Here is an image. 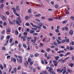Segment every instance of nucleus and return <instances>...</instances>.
I'll return each instance as SVG.
<instances>
[{"label":"nucleus","instance_id":"1","mask_svg":"<svg viewBox=\"0 0 74 74\" xmlns=\"http://www.w3.org/2000/svg\"><path fill=\"white\" fill-rule=\"evenodd\" d=\"M11 9H12V10H13V12L14 14H15V15L17 16H18V18L16 20V23L18 25L20 26L21 24L19 23H22V20L21 19V18L20 16H19V15L16 12V10H15V8H12Z\"/></svg>","mask_w":74,"mask_h":74},{"label":"nucleus","instance_id":"2","mask_svg":"<svg viewBox=\"0 0 74 74\" xmlns=\"http://www.w3.org/2000/svg\"><path fill=\"white\" fill-rule=\"evenodd\" d=\"M17 57L18 58H20V59H21L20 60H18V58L16 59L17 60L18 62H20L21 63H22L23 62L22 60H21L22 59V57L20 56H18Z\"/></svg>","mask_w":74,"mask_h":74},{"label":"nucleus","instance_id":"3","mask_svg":"<svg viewBox=\"0 0 74 74\" xmlns=\"http://www.w3.org/2000/svg\"><path fill=\"white\" fill-rule=\"evenodd\" d=\"M37 40V37L36 36L34 37V40L32 39L31 40V42H33L34 44H35L36 43V41Z\"/></svg>","mask_w":74,"mask_h":74},{"label":"nucleus","instance_id":"4","mask_svg":"<svg viewBox=\"0 0 74 74\" xmlns=\"http://www.w3.org/2000/svg\"><path fill=\"white\" fill-rule=\"evenodd\" d=\"M11 61L12 62V61H13L14 62H16V58H15L11 57Z\"/></svg>","mask_w":74,"mask_h":74},{"label":"nucleus","instance_id":"5","mask_svg":"<svg viewBox=\"0 0 74 74\" xmlns=\"http://www.w3.org/2000/svg\"><path fill=\"white\" fill-rule=\"evenodd\" d=\"M37 24L39 26H40V27H41V26L43 25V23L41 22V21L40 22H39Z\"/></svg>","mask_w":74,"mask_h":74},{"label":"nucleus","instance_id":"6","mask_svg":"<svg viewBox=\"0 0 74 74\" xmlns=\"http://www.w3.org/2000/svg\"><path fill=\"white\" fill-rule=\"evenodd\" d=\"M1 18H2V20L4 21V20H6L7 18L5 17V16L2 15L1 16Z\"/></svg>","mask_w":74,"mask_h":74},{"label":"nucleus","instance_id":"7","mask_svg":"<svg viewBox=\"0 0 74 74\" xmlns=\"http://www.w3.org/2000/svg\"><path fill=\"white\" fill-rule=\"evenodd\" d=\"M64 70V69H62V70H60V69H58L57 70V71L58 73H62L63 71Z\"/></svg>","mask_w":74,"mask_h":74},{"label":"nucleus","instance_id":"8","mask_svg":"<svg viewBox=\"0 0 74 74\" xmlns=\"http://www.w3.org/2000/svg\"><path fill=\"white\" fill-rule=\"evenodd\" d=\"M69 58L70 57H68L67 58H65V59L62 60V63H64V61H66V60H67L68 59H69Z\"/></svg>","mask_w":74,"mask_h":74},{"label":"nucleus","instance_id":"9","mask_svg":"<svg viewBox=\"0 0 74 74\" xmlns=\"http://www.w3.org/2000/svg\"><path fill=\"white\" fill-rule=\"evenodd\" d=\"M69 34L71 35H73V31L72 30H70L69 32Z\"/></svg>","mask_w":74,"mask_h":74},{"label":"nucleus","instance_id":"10","mask_svg":"<svg viewBox=\"0 0 74 74\" xmlns=\"http://www.w3.org/2000/svg\"><path fill=\"white\" fill-rule=\"evenodd\" d=\"M41 15V14L38 13L37 14H36L35 15V17H39Z\"/></svg>","mask_w":74,"mask_h":74},{"label":"nucleus","instance_id":"11","mask_svg":"<svg viewBox=\"0 0 74 74\" xmlns=\"http://www.w3.org/2000/svg\"><path fill=\"white\" fill-rule=\"evenodd\" d=\"M16 8V10H17V11H20V8H19V6H17Z\"/></svg>","mask_w":74,"mask_h":74},{"label":"nucleus","instance_id":"12","mask_svg":"<svg viewBox=\"0 0 74 74\" xmlns=\"http://www.w3.org/2000/svg\"><path fill=\"white\" fill-rule=\"evenodd\" d=\"M27 64H29V63L27 61H26L25 63H24V65L26 67H27Z\"/></svg>","mask_w":74,"mask_h":74},{"label":"nucleus","instance_id":"13","mask_svg":"<svg viewBox=\"0 0 74 74\" xmlns=\"http://www.w3.org/2000/svg\"><path fill=\"white\" fill-rule=\"evenodd\" d=\"M6 42L5 45H6L7 44H8V41H9V39H6Z\"/></svg>","mask_w":74,"mask_h":74},{"label":"nucleus","instance_id":"14","mask_svg":"<svg viewBox=\"0 0 74 74\" xmlns=\"http://www.w3.org/2000/svg\"><path fill=\"white\" fill-rule=\"evenodd\" d=\"M69 66L71 67H72L73 66H74V64L73 63H71L69 64Z\"/></svg>","mask_w":74,"mask_h":74},{"label":"nucleus","instance_id":"15","mask_svg":"<svg viewBox=\"0 0 74 74\" xmlns=\"http://www.w3.org/2000/svg\"><path fill=\"white\" fill-rule=\"evenodd\" d=\"M7 32L8 33H10V32H11V29H10V28H8L7 30Z\"/></svg>","mask_w":74,"mask_h":74},{"label":"nucleus","instance_id":"16","mask_svg":"<svg viewBox=\"0 0 74 74\" xmlns=\"http://www.w3.org/2000/svg\"><path fill=\"white\" fill-rule=\"evenodd\" d=\"M67 71H68V72H69V73H72V70L71 69H67Z\"/></svg>","mask_w":74,"mask_h":74},{"label":"nucleus","instance_id":"17","mask_svg":"<svg viewBox=\"0 0 74 74\" xmlns=\"http://www.w3.org/2000/svg\"><path fill=\"white\" fill-rule=\"evenodd\" d=\"M35 32V31L33 30H31L30 31V33H34Z\"/></svg>","mask_w":74,"mask_h":74},{"label":"nucleus","instance_id":"18","mask_svg":"<svg viewBox=\"0 0 74 74\" xmlns=\"http://www.w3.org/2000/svg\"><path fill=\"white\" fill-rule=\"evenodd\" d=\"M28 12H29V13H32V10L31 9H29V10L28 11Z\"/></svg>","mask_w":74,"mask_h":74},{"label":"nucleus","instance_id":"19","mask_svg":"<svg viewBox=\"0 0 74 74\" xmlns=\"http://www.w3.org/2000/svg\"><path fill=\"white\" fill-rule=\"evenodd\" d=\"M4 38V35H2L1 36V40H3Z\"/></svg>","mask_w":74,"mask_h":74},{"label":"nucleus","instance_id":"20","mask_svg":"<svg viewBox=\"0 0 74 74\" xmlns=\"http://www.w3.org/2000/svg\"><path fill=\"white\" fill-rule=\"evenodd\" d=\"M25 25L26 26H30V24L28 23H26Z\"/></svg>","mask_w":74,"mask_h":74},{"label":"nucleus","instance_id":"21","mask_svg":"<svg viewBox=\"0 0 74 74\" xmlns=\"http://www.w3.org/2000/svg\"><path fill=\"white\" fill-rule=\"evenodd\" d=\"M70 54V53L68 52L65 54V56H67L68 55H69Z\"/></svg>","mask_w":74,"mask_h":74},{"label":"nucleus","instance_id":"22","mask_svg":"<svg viewBox=\"0 0 74 74\" xmlns=\"http://www.w3.org/2000/svg\"><path fill=\"white\" fill-rule=\"evenodd\" d=\"M32 60V59L30 58H29L28 60V62H29L30 63V62H31V61Z\"/></svg>","mask_w":74,"mask_h":74},{"label":"nucleus","instance_id":"23","mask_svg":"<svg viewBox=\"0 0 74 74\" xmlns=\"http://www.w3.org/2000/svg\"><path fill=\"white\" fill-rule=\"evenodd\" d=\"M49 21H53V18H49L47 19Z\"/></svg>","mask_w":74,"mask_h":74},{"label":"nucleus","instance_id":"24","mask_svg":"<svg viewBox=\"0 0 74 74\" xmlns=\"http://www.w3.org/2000/svg\"><path fill=\"white\" fill-rule=\"evenodd\" d=\"M10 38V36L8 35L7 36L6 40H9Z\"/></svg>","mask_w":74,"mask_h":74},{"label":"nucleus","instance_id":"25","mask_svg":"<svg viewBox=\"0 0 74 74\" xmlns=\"http://www.w3.org/2000/svg\"><path fill=\"white\" fill-rule=\"evenodd\" d=\"M11 70H12V66H10V67L9 68V71L10 72H11Z\"/></svg>","mask_w":74,"mask_h":74},{"label":"nucleus","instance_id":"26","mask_svg":"<svg viewBox=\"0 0 74 74\" xmlns=\"http://www.w3.org/2000/svg\"><path fill=\"white\" fill-rule=\"evenodd\" d=\"M65 40V42H69V39H66Z\"/></svg>","mask_w":74,"mask_h":74},{"label":"nucleus","instance_id":"27","mask_svg":"<svg viewBox=\"0 0 74 74\" xmlns=\"http://www.w3.org/2000/svg\"><path fill=\"white\" fill-rule=\"evenodd\" d=\"M70 18L71 19L73 20V21H74V17L73 16H71Z\"/></svg>","mask_w":74,"mask_h":74},{"label":"nucleus","instance_id":"28","mask_svg":"<svg viewBox=\"0 0 74 74\" xmlns=\"http://www.w3.org/2000/svg\"><path fill=\"white\" fill-rule=\"evenodd\" d=\"M35 21H36V22H40V20L37 19H35Z\"/></svg>","mask_w":74,"mask_h":74},{"label":"nucleus","instance_id":"29","mask_svg":"<svg viewBox=\"0 0 74 74\" xmlns=\"http://www.w3.org/2000/svg\"><path fill=\"white\" fill-rule=\"evenodd\" d=\"M58 7H59V5H58L56 4L55 5V8H58Z\"/></svg>","mask_w":74,"mask_h":74},{"label":"nucleus","instance_id":"30","mask_svg":"<svg viewBox=\"0 0 74 74\" xmlns=\"http://www.w3.org/2000/svg\"><path fill=\"white\" fill-rule=\"evenodd\" d=\"M69 49L71 51H72L73 49V46H70Z\"/></svg>","mask_w":74,"mask_h":74},{"label":"nucleus","instance_id":"31","mask_svg":"<svg viewBox=\"0 0 74 74\" xmlns=\"http://www.w3.org/2000/svg\"><path fill=\"white\" fill-rule=\"evenodd\" d=\"M27 38V36H25V37H24L23 38V41H25L26 40V38Z\"/></svg>","mask_w":74,"mask_h":74},{"label":"nucleus","instance_id":"32","mask_svg":"<svg viewBox=\"0 0 74 74\" xmlns=\"http://www.w3.org/2000/svg\"><path fill=\"white\" fill-rule=\"evenodd\" d=\"M48 71H49V73H50V74H53V71H50V70H48Z\"/></svg>","mask_w":74,"mask_h":74},{"label":"nucleus","instance_id":"33","mask_svg":"<svg viewBox=\"0 0 74 74\" xmlns=\"http://www.w3.org/2000/svg\"><path fill=\"white\" fill-rule=\"evenodd\" d=\"M67 22V20H64L62 22L63 23H66Z\"/></svg>","mask_w":74,"mask_h":74},{"label":"nucleus","instance_id":"34","mask_svg":"<svg viewBox=\"0 0 74 74\" xmlns=\"http://www.w3.org/2000/svg\"><path fill=\"white\" fill-rule=\"evenodd\" d=\"M4 7V4H2L1 6L0 7V8H2Z\"/></svg>","mask_w":74,"mask_h":74},{"label":"nucleus","instance_id":"35","mask_svg":"<svg viewBox=\"0 0 74 74\" xmlns=\"http://www.w3.org/2000/svg\"><path fill=\"white\" fill-rule=\"evenodd\" d=\"M33 63H34V61H31L30 62V65H32V64H33Z\"/></svg>","mask_w":74,"mask_h":74},{"label":"nucleus","instance_id":"36","mask_svg":"<svg viewBox=\"0 0 74 74\" xmlns=\"http://www.w3.org/2000/svg\"><path fill=\"white\" fill-rule=\"evenodd\" d=\"M43 74H48V73L47 72V71H43Z\"/></svg>","mask_w":74,"mask_h":74},{"label":"nucleus","instance_id":"37","mask_svg":"<svg viewBox=\"0 0 74 74\" xmlns=\"http://www.w3.org/2000/svg\"><path fill=\"white\" fill-rule=\"evenodd\" d=\"M4 33H5V30H3V31L1 33V34H4Z\"/></svg>","mask_w":74,"mask_h":74},{"label":"nucleus","instance_id":"38","mask_svg":"<svg viewBox=\"0 0 74 74\" xmlns=\"http://www.w3.org/2000/svg\"><path fill=\"white\" fill-rule=\"evenodd\" d=\"M39 55V54L38 53H36V54H35L34 56L35 57H37V56H38Z\"/></svg>","mask_w":74,"mask_h":74},{"label":"nucleus","instance_id":"39","mask_svg":"<svg viewBox=\"0 0 74 74\" xmlns=\"http://www.w3.org/2000/svg\"><path fill=\"white\" fill-rule=\"evenodd\" d=\"M64 70H63V72L62 73L63 74H64V73H65V72H66V69H64Z\"/></svg>","mask_w":74,"mask_h":74},{"label":"nucleus","instance_id":"40","mask_svg":"<svg viewBox=\"0 0 74 74\" xmlns=\"http://www.w3.org/2000/svg\"><path fill=\"white\" fill-rule=\"evenodd\" d=\"M38 34L37 33H34L33 34V36H37L38 35Z\"/></svg>","mask_w":74,"mask_h":74},{"label":"nucleus","instance_id":"41","mask_svg":"<svg viewBox=\"0 0 74 74\" xmlns=\"http://www.w3.org/2000/svg\"><path fill=\"white\" fill-rule=\"evenodd\" d=\"M55 31L56 32H57V33H58L59 32V29H56L55 30Z\"/></svg>","mask_w":74,"mask_h":74},{"label":"nucleus","instance_id":"42","mask_svg":"<svg viewBox=\"0 0 74 74\" xmlns=\"http://www.w3.org/2000/svg\"><path fill=\"white\" fill-rule=\"evenodd\" d=\"M23 45V47H25V48H26V47H27V45H26V44L25 43H24Z\"/></svg>","mask_w":74,"mask_h":74},{"label":"nucleus","instance_id":"43","mask_svg":"<svg viewBox=\"0 0 74 74\" xmlns=\"http://www.w3.org/2000/svg\"><path fill=\"white\" fill-rule=\"evenodd\" d=\"M55 58L56 60H58V59H59V56H56L55 57Z\"/></svg>","mask_w":74,"mask_h":74},{"label":"nucleus","instance_id":"44","mask_svg":"<svg viewBox=\"0 0 74 74\" xmlns=\"http://www.w3.org/2000/svg\"><path fill=\"white\" fill-rule=\"evenodd\" d=\"M25 18L26 20H27L29 19V17L27 16H26Z\"/></svg>","mask_w":74,"mask_h":74},{"label":"nucleus","instance_id":"45","mask_svg":"<svg viewBox=\"0 0 74 74\" xmlns=\"http://www.w3.org/2000/svg\"><path fill=\"white\" fill-rule=\"evenodd\" d=\"M13 40V39L12 38H11L10 39V43H11V42H12V41Z\"/></svg>","mask_w":74,"mask_h":74},{"label":"nucleus","instance_id":"46","mask_svg":"<svg viewBox=\"0 0 74 74\" xmlns=\"http://www.w3.org/2000/svg\"><path fill=\"white\" fill-rule=\"evenodd\" d=\"M14 70L15 71V73H16V71H17L16 68H14Z\"/></svg>","mask_w":74,"mask_h":74},{"label":"nucleus","instance_id":"47","mask_svg":"<svg viewBox=\"0 0 74 74\" xmlns=\"http://www.w3.org/2000/svg\"><path fill=\"white\" fill-rule=\"evenodd\" d=\"M60 57H63V56H64V55L63 54H60Z\"/></svg>","mask_w":74,"mask_h":74},{"label":"nucleus","instance_id":"48","mask_svg":"<svg viewBox=\"0 0 74 74\" xmlns=\"http://www.w3.org/2000/svg\"><path fill=\"white\" fill-rule=\"evenodd\" d=\"M2 50H5L6 49V48H5V47H3L2 48Z\"/></svg>","mask_w":74,"mask_h":74},{"label":"nucleus","instance_id":"49","mask_svg":"<svg viewBox=\"0 0 74 74\" xmlns=\"http://www.w3.org/2000/svg\"><path fill=\"white\" fill-rule=\"evenodd\" d=\"M7 25V23L5 22H4L3 23V26H6Z\"/></svg>","mask_w":74,"mask_h":74},{"label":"nucleus","instance_id":"50","mask_svg":"<svg viewBox=\"0 0 74 74\" xmlns=\"http://www.w3.org/2000/svg\"><path fill=\"white\" fill-rule=\"evenodd\" d=\"M42 19H45V17L43 16H42L41 18Z\"/></svg>","mask_w":74,"mask_h":74},{"label":"nucleus","instance_id":"51","mask_svg":"<svg viewBox=\"0 0 74 74\" xmlns=\"http://www.w3.org/2000/svg\"><path fill=\"white\" fill-rule=\"evenodd\" d=\"M40 47H43V45L42 44V43H40Z\"/></svg>","mask_w":74,"mask_h":74},{"label":"nucleus","instance_id":"52","mask_svg":"<svg viewBox=\"0 0 74 74\" xmlns=\"http://www.w3.org/2000/svg\"><path fill=\"white\" fill-rule=\"evenodd\" d=\"M45 56L46 58H47V52H45Z\"/></svg>","mask_w":74,"mask_h":74},{"label":"nucleus","instance_id":"53","mask_svg":"<svg viewBox=\"0 0 74 74\" xmlns=\"http://www.w3.org/2000/svg\"><path fill=\"white\" fill-rule=\"evenodd\" d=\"M5 12L6 15H9L10 14V13L8 11Z\"/></svg>","mask_w":74,"mask_h":74},{"label":"nucleus","instance_id":"54","mask_svg":"<svg viewBox=\"0 0 74 74\" xmlns=\"http://www.w3.org/2000/svg\"><path fill=\"white\" fill-rule=\"evenodd\" d=\"M58 63H54V65H55V66H57V65H58Z\"/></svg>","mask_w":74,"mask_h":74},{"label":"nucleus","instance_id":"55","mask_svg":"<svg viewBox=\"0 0 74 74\" xmlns=\"http://www.w3.org/2000/svg\"><path fill=\"white\" fill-rule=\"evenodd\" d=\"M57 42H58V44H60V43H61V42H60V41H59L58 40V39H57Z\"/></svg>","mask_w":74,"mask_h":74},{"label":"nucleus","instance_id":"56","mask_svg":"<svg viewBox=\"0 0 74 74\" xmlns=\"http://www.w3.org/2000/svg\"><path fill=\"white\" fill-rule=\"evenodd\" d=\"M65 30L66 31H67L68 30V27H65Z\"/></svg>","mask_w":74,"mask_h":74},{"label":"nucleus","instance_id":"57","mask_svg":"<svg viewBox=\"0 0 74 74\" xmlns=\"http://www.w3.org/2000/svg\"><path fill=\"white\" fill-rule=\"evenodd\" d=\"M55 51H58L59 50V49H58V47H55Z\"/></svg>","mask_w":74,"mask_h":74},{"label":"nucleus","instance_id":"58","mask_svg":"<svg viewBox=\"0 0 74 74\" xmlns=\"http://www.w3.org/2000/svg\"><path fill=\"white\" fill-rule=\"evenodd\" d=\"M15 33L17 35H18V31H16Z\"/></svg>","mask_w":74,"mask_h":74},{"label":"nucleus","instance_id":"59","mask_svg":"<svg viewBox=\"0 0 74 74\" xmlns=\"http://www.w3.org/2000/svg\"><path fill=\"white\" fill-rule=\"evenodd\" d=\"M0 68H1L2 70H3V67L2 66V65H1L0 66Z\"/></svg>","mask_w":74,"mask_h":74},{"label":"nucleus","instance_id":"60","mask_svg":"<svg viewBox=\"0 0 74 74\" xmlns=\"http://www.w3.org/2000/svg\"><path fill=\"white\" fill-rule=\"evenodd\" d=\"M29 68L30 70H32L33 69V67L31 66H29Z\"/></svg>","mask_w":74,"mask_h":74},{"label":"nucleus","instance_id":"61","mask_svg":"<svg viewBox=\"0 0 74 74\" xmlns=\"http://www.w3.org/2000/svg\"><path fill=\"white\" fill-rule=\"evenodd\" d=\"M49 70H50V71L53 70V69L51 67H50L49 68Z\"/></svg>","mask_w":74,"mask_h":74},{"label":"nucleus","instance_id":"62","mask_svg":"<svg viewBox=\"0 0 74 74\" xmlns=\"http://www.w3.org/2000/svg\"><path fill=\"white\" fill-rule=\"evenodd\" d=\"M21 69V66H18V68H17V70H20Z\"/></svg>","mask_w":74,"mask_h":74},{"label":"nucleus","instance_id":"63","mask_svg":"<svg viewBox=\"0 0 74 74\" xmlns=\"http://www.w3.org/2000/svg\"><path fill=\"white\" fill-rule=\"evenodd\" d=\"M42 27L43 29H46V26L45 25H43Z\"/></svg>","mask_w":74,"mask_h":74},{"label":"nucleus","instance_id":"64","mask_svg":"<svg viewBox=\"0 0 74 74\" xmlns=\"http://www.w3.org/2000/svg\"><path fill=\"white\" fill-rule=\"evenodd\" d=\"M47 52H49L50 51H51V49L49 48H47Z\"/></svg>","mask_w":74,"mask_h":74}]
</instances>
